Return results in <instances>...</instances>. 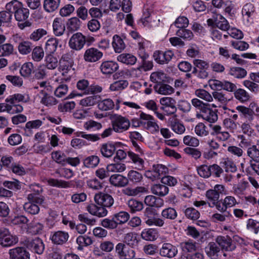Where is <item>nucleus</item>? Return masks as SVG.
<instances>
[{"label":"nucleus","instance_id":"1","mask_svg":"<svg viewBox=\"0 0 259 259\" xmlns=\"http://www.w3.org/2000/svg\"><path fill=\"white\" fill-rule=\"evenodd\" d=\"M94 200L100 206L91 203L87 205L86 209L91 214L99 218L106 216L108 210L106 207H111L114 202V200L111 195L102 192L95 195Z\"/></svg>","mask_w":259,"mask_h":259},{"label":"nucleus","instance_id":"2","mask_svg":"<svg viewBox=\"0 0 259 259\" xmlns=\"http://www.w3.org/2000/svg\"><path fill=\"white\" fill-rule=\"evenodd\" d=\"M192 105L200 111L198 114V117H202L204 120L209 122L213 123L217 121L218 114L215 111L209 107V105L204 103L197 98H193L191 100Z\"/></svg>","mask_w":259,"mask_h":259},{"label":"nucleus","instance_id":"3","mask_svg":"<svg viewBox=\"0 0 259 259\" xmlns=\"http://www.w3.org/2000/svg\"><path fill=\"white\" fill-rule=\"evenodd\" d=\"M28 202L23 204V209L29 214L35 215L39 212V205L45 206V197L44 196H35L33 194H28Z\"/></svg>","mask_w":259,"mask_h":259},{"label":"nucleus","instance_id":"4","mask_svg":"<svg viewBox=\"0 0 259 259\" xmlns=\"http://www.w3.org/2000/svg\"><path fill=\"white\" fill-rule=\"evenodd\" d=\"M6 9L12 12L16 21L21 22L25 21L29 17V10L23 7V4L17 1L14 0L8 3Z\"/></svg>","mask_w":259,"mask_h":259},{"label":"nucleus","instance_id":"5","mask_svg":"<svg viewBox=\"0 0 259 259\" xmlns=\"http://www.w3.org/2000/svg\"><path fill=\"white\" fill-rule=\"evenodd\" d=\"M21 243L32 252L41 254L44 251L45 245L42 240L38 237L34 238H24Z\"/></svg>","mask_w":259,"mask_h":259},{"label":"nucleus","instance_id":"6","mask_svg":"<svg viewBox=\"0 0 259 259\" xmlns=\"http://www.w3.org/2000/svg\"><path fill=\"white\" fill-rule=\"evenodd\" d=\"M111 125L114 132L120 133L127 131L131 123L126 117L115 114L111 119Z\"/></svg>","mask_w":259,"mask_h":259},{"label":"nucleus","instance_id":"7","mask_svg":"<svg viewBox=\"0 0 259 259\" xmlns=\"http://www.w3.org/2000/svg\"><path fill=\"white\" fill-rule=\"evenodd\" d=\"M76 56L74 51L70 50L64 54L59 61V69L65 75L70 70L73 64V58Z\"/></svg>","mask_w":259,"mask_h":259},{"label":"nucleus","instance_id":"8","mask_svg":"<svg viewBox=\"0 0 259 259\" xmlns=\"http://www.w3.org/2000/svg\"><path fill=\"white\" fill-rule=\"evenodd\" d=\"M86 37L80 32L73 34L70 38L68 42L69 47L72 51H79L82 50L85 43Z\"/></svg>","mask_w":259,"mask_h":259},{"label":"nucleus","instance_id":"9","mask_svg":"<svg viewBox=\"0 0 259 259\" xmlns=\"http://www.w3.org/2000/svg\"><path fill=\"white\" fill-rule=\"evenodd\" d=\"M115 252L119 259H134L135 251L123 243H118L115 246Z\"/></svg>","mask_w":259,"mask_h":259},{"label":"nucleus","instance_id":"10","mask_svg":"<svg viewBox=\"0 0 259 259\" xmlns=\"http://www.w3.org/2000/svg\"><path fill=\"white\" fill-rule=\"evenodd\" d=\"M103 56V53L98 48L90 47L85 50L83 59L87 63H95L99 61Z\"/></svg>","mask_w":259,"mask_h":259},{"label":"nucleus","instance_id":"11","mask_svg":"<svg viewBox=\"0 0 259 259\" xmlns=\"http://www.w3.org/2000/svg\"><path fill=\"white\" fill-rule=\"evenodd\" d=\"M18 242L16 236L10 234L9 231L5 228H0V244L4 247L15 245Z\"/></svg>","mask_w":259,"mask_h":259},{"label":"nucleus","instance_id":"12","mask_svg":"<svg viewBox=\"0 0 259 259\" xmlns=\"http://www.w3.org/2000/svg\"><path fill=\"white\" fill-rule=\"evenodd\" d=\"M211 130V135L216 136L217 139L220 141H226L229 140L231 135L228 131H224L222 126L218 124H209Z\"/></svg>","mask_w":259,"mask_h":259},{"label":"nucleus","instance_id":"13","mask_svg":"<svg viewBox=\"0 0 259 259\" xmlns=\"http://www.w3.org/2000/svg\"><path fill=\"white\" fill-rule=\"evenodd\" d=\"M177 247L169 243H164L159 249V254L163 257L171 258L178 254Z\"/></svg>","mask_w":259,"mask_h":259},{"label":"nucleus","instance_id":"14","mask_svg":"<svg viewBox=\"0 0 259 259\" xmlns=\"http://www.w3.org/2000/svg\"><path fill=\"white\" fill-rule=\"evenodd\" d=\"M174 56V54L170 50L165 52L157 51H155L153 54L155 61L160 64L168 63Z\"/></svg>","mask_w":259,"mask_h":259},{"label":"nucleus","instance_id":"15","mask_svg":"<svg viewBox=\"0 0 259 259\" xmlns=\"http://www.w3.org/2000/svg\"><path fill=\"white\" fill-rule=\"evenodd\" d=\"M10 259H30V253L23 247H17L9 250Z\"/></svg>","mask_w":259,"mask_h":259},{"label":"nucleus","instance_id":"16","mask_svg":"<svg viewBox=\"0 0 259 259\" xmlns=\"http://www.w3.org/2000/svg\"><path fill=\"white\" fill-rule=\"evenodd\" d=\"M182 255H187L197 250L198 246L195 241L191 239L184 241L180 243Z\"/></svg>","mask_w":259,"mask_h":259},{"label":"nucleus","instance_id":"17","mask_svg":"<svg viewBox=\"0 0 259 259\" xmlns=\"http://www.w3.org/2000/svg\"><path fill=\"white\" fill-rule=\"evenodd\" d=\"M119 68L118 64L113 61L103 62L100 67L101 72L104 74H111L116 71Z\"/></svg>","mask_w":259,"mask_h":259},{"label":"nucleus","instance_id":"18","mask_svg":"<svg viewBox=\"0 0 259 259\" xmlns=\"http://www.w3.org/2000/svg\"><path fill=\"white\" fill-rule=\"evenodd\" d=\"M30 97L29 95L25 93L23 94L17 93L9 96L6 99V102L10 104H15L17 102H21L26 103L30 101Z\"/></svg>","mask_w":259,"mask_h":259},{"label":"nucleus","instance_id":"19","mask_svg":"<svg viewBox=\"0 0 259 259\" xmlns=\"http://www.w3.org/2000/svg\"><path fill=\"white\" fill-rule=\"evenodd\" d=\"M116 147L115 144L112 142H108L101 145L100 151L102 156L106 158L111 157L115 153Z\"/></svg>","mask_w":259,"mask_h":259},{"label":"nucleus","instance_id":"20","mask_svg":"<svg viewBox=\"0 0 259 259\" xmlns=\"http://www.w3.org/2000/svg\"><path fill=\"white\" fill-rule=\"evenodd\" d=\"M216 242L223 249L227 251H232L234 249L235 246L232 244V240L228 236H219L215 239Z\"/></svg>","mask_w":259,"mask_h":259},{"label":"nucleus","instance_id":"21","mask_svg":"<svg viewBox=\"0 0 259 259\" xmlns=\"http://www.w3.org/2000/svg\"><path fill=\"white\" fill-rule=\"evenodd\" d=\"M109 181L112 185L118 188L124 187L128 185L126 177L119 174L111 175Z\"/></svg>","mask_w":259,"mask_h":259},{"label":"nucleus","instance_id":"22","mask_svg":"<svg viewBox=\"0 0 259 259\" xmlns=\"http://www.w3.org/2000/svg\"><path fill=\"white\" fill-rule=\"evenodd\" d=\"M127 155L135 165V168L138 170H143L145 169V161L141 158L138 154L132 151H128Z\"/></svg>","mask_w":259,"mask_h":259},{"label":"nucleus","instance_id":"23","mask_svg":"<svg viewBox=\"0 0 259 259\" xmlns=\"http://www.w3.org/2000/svg\"><path fill=\"white\" fill-rule=\"evenodd\" d=\"M148 192V189L142 186L137 187L135 188L127 187L122 190V193L124 195L130 196H140L141 194H146Z\"/></svg>","mask_w":259,"mask_h":259},{"label":"nucleus","instance_id":"24","mask_svg":"<svg viewBox=\"0 0 259 259\" xmlns=\"http://www.w3.org/2000/svg\"><path fill=\"white\" fill-rule=\"evenodd\" d=\"M69 235L67 232L59 231L56 232L51 236L52 242L56 244H62L65 243L68 239Z\"/></svg>","mask_w":259,"mask_h":259},{"label":"nucleus","instance_id":"25","mask_svg":"<svg viewBox=\"0 0 259 259\" xmlns=\"http://www.w3.org/2000/svg\"><path fill=\"white\" fill-rule=\"evenodd\" d=\"M144 202L146 205L150 207L159 208L163 206L164 203L162 199L156 197L153 195H148L145 197Z\"/></svg>","mask_w":259,"mask_h":259},{"label":"nucleus","instance_id":"26","mask_svg":"<svg viewBox=\"0 0 259 259\" xmlns=\"http://www.w3.org/2000/svg\"><path fill=\"white\" fill-rule=\"evenodd\" d=\"M54 33L56 36H61L64 33L65 26L61 18H56L53 23Z\"/></svg>","mask_w":259,"mask_h":259},{"label":"nucleus","instance_id":"27","mask_svg":"<svg viewBox=\"0 0 259 259\" xmlns=\"http://www.w3.org/2000/svg\"><path fill=\"white\" fill-rule=\"evenodd\" d=\"M151 190L153 194L161 197L166 195L169 192L168 188L162 183L153 185Z\"/></svg>","mask_w":259,"mask_h":259},{"label":"nucleus","instance_id":"28","mask_svg":"<svg viewBox=\"0 0 259 259\" xmlns=\"http://www.w3.org/2000/svg\"><path fill=\"white\" fill-rule=\"evenodd\" d=\"M247 156L250 158L249 163L259 162V149L257 146L253 145L248 147L246 151Z\"/></svg>","mask_w":259,"mask_h":259},{"label":"nucleus","instance_id":"29","mask_svg":"<svg viewBox=\"0 0 259 259\" xmlns=\"http://www.w3.org/2000/svg\"><path fill=\"white\" fill-rule=\"evenodd\" d=\"M156 92L161 95H170L174 92V88L165 83L156 84L154 86Z\"/></svg>","mask_w":259,"mask_h":259},{"label":"nucleus","instance_id":"30","mask_svg":"<svg viewBox=\"0 0 259 259\" xmlns=\"http://www.w3.org/2000/svg\"><path fill=\"white\" fill-rule=\"evenodd\" d=\"M59 40L55 37H51L48 39L45 45V50L47 53L54 54L59 45Z\"/></svg>","mask_w":259,"mask_h":259},{"label":"nucleus","instance_id":"31","mask_svg":"<svg viewBox=\"0 0 259 259\" xmlns=\"http://www.w3.org/2000/svg\"><path fill=\"white\" fill-rule=\"evenodd\" d=\"M117 60L126 65H133L137 62V58L128 53H123L117 56Z\"/></svg>","mask_w":259,"mask_h":259},{"label":"nucleus","instance_id":"32","mask_svg":"<svg viewBox=\"0 0 259 259\" xmlns=\"http://www.w3.org/2000/svg\"><path fill=\"white\" fill-rule=\"evenodd\" d=\"M214 23L217 27L223 31H228L230 28V25L227 19L221 14L216 15L214 19Z\"/></svg>","mask_w":259,"mask_h":259},{"label":"nucleus","instance_id":"33","mask_svg":"<svg viewBox=\"0 0 259 259\" xmlns=\"http://www.w3.org/2000/svg\"><path fill=\"white\" fill-rule=\"evenodd\" d=\"M112 45L115 52L117 53H121L125 48L123 39L118 35L113 36Z\"/></svg>","mask_w":259,"mask_h":259},{"label":"nucleus","instance_id":"34","mask_svg":"<svg viewBox=\"0 0 259 259\" xmlns=\"http://www.w3.org/2000/svg\"><path fill=\"white\" fill-rule=\"evenodd\" d=\"M182 211L185 214V217L191 220H197L200 217L199 212L194 207H184L182 209Z\"/></svg>","mask_w":259,"mask_h":259},{"label":"nucleus","instance_id":"35","mask_svg":"<svg viewBox=\"0 0 259 259\" xmlns=\"http://www.w3.org/2000/svg\"><path fill=\"white\" fill-rule=\"evenodd\" d=\"M170 127L176 134H182L185 131V127L183 124L177 118H175L170 121Z\"/></svg>","mask_w":259,"mask_h":259},{"label":"nucleus","instance_id":"36","mask_svg":"<svg viewBox=\"0 0 259 259\" xmlns=\"http://www.w3.org/2000/svg\"><path fill=\"white\" fill-rule=\"evenodd\" d=\"M117 225H122L126 223L130 219V214L128 212L124 211L115 213L112 215Z\"/></svg>","mask_w":259,"mask_h":259},{"label":"nucleus","instance_id":"37","mask_svg":"<svg viewBox=\"0 0 259 259\" xmlns=\"http://www.w3.org/2000/svg\"><path fill=\"white\" fill-rule=\"evenodd\" d=\"M60 3V0H45L44 8L47 12H53L58 9Z\"/></svg>","mask_w":259,"mask_h":259},{"label":"nucleus","instance_id":"38","mask_svg":"<svg viewBox=\"0 0 259 259\" xmlns=\"http://www.w3.org/2000/svg\"><path fill=\"white\" fill-rule=\"evenodd\" d=\"M44 226L41 223L33 221L30 223L27 228V232L32 235L39 234L42 233Z\"/></svg>","mask_w":259,"mask_h":259},{"label":"nucleus","instance_id":"39","mask_svg":"<svg viewBox=\"0 0 259 259\" xmlns=\"http://www.w3.org/2000/svg\"><path fill=\"white\" fill-rule=\"evenodd\" d=\"M76 243L78 244L77 249L82 250L84 247L90 245L93 243L92 239L86 235H80L76 239Z\"/></svg>","mask_w":259,"mask_h":259},{"label":"nucleus","instance_id":"40","mask_svg":"<svg viewBox=\"0 0 259 259\" xmlns=\"http://www.w3.org/2000/svg\"><path fill=\"white\" fill-rule=\"evenodd\" d=\"M52 159L56 163L64 165L66 161V156L65 153L60 150L53 151L51 153Z\"/></svg>","mask_w":259,"mask_h":259},{"label":"nucleus","instance_id":"41","mask_svg":"<svg viewBox=\"0 0 259 259\" xmlns=\"http://www.w3.org/2000/svg\"><path fill=\"white\" fill-rule=\"evenodd\" d=\"M220 251V247L213 242H209L207 246L205 248L206 254L211 258L216 257Z\"/></svg>","mask_w":259,"mask_h":259},{"label":"nucleus","instance_id":"42","mask_svg":"<svg viewBox=\"0 0 259 259\" xmlns=\"http://www.w3.org/2000/svg\"><path fill=\"white\" fill-rule=\"evenodd\" d=\"M32 44L29 41H23L20 42L18 46L19 52L22 55H27L32 50Z\"/></svg>","mask_w":259,"mask_h":259},{"label":"nucleus","instance_id":"43","mask_svg":"<svg viewBox=\"0 0 259 259\" xmlns=\"http://www.w3.org/2000/svg\"><path fill=\"white\" fill-rule=\"evenodd\" d=\"M48 184L53 187H57L61 188H67L71 187L70 182L62 180L55 179H49L47 180Z\"/></svg>","mask_w":259,"mask_h":259},{"label":"nucleus","instance_id":"44","mask_svg":"<svg viewBox=\"0 0 259 259\" xmlns=\"http://www.w3.org/2000/svg\"><path fill=\"white\" fill-rule=\"evenodd\" d=\"M157 233L153 229H145L141 233V237L142 239L147 241H154L157 238Z\"/></svg>","mask_w":259,"mask_h":259},{"label":"nucleus","instance_id":"45","mask_svg":"<svg viewBox=\"0 0 259 259\" xmlns=\"http://www.w3.org/2000/svg\"><path fill=\"white\" fill-rule=\"evenodd\" d=\"M127 176V184L129 181L133 183H139L143 179L142 175L139 172L134 170H130Z\"/></svg>","mask_w":259,"mask_h":259},{"label":"nucleus","instance_id":"46","mask_svg":"<svg viewBox=\"0 0 259 259\" xmlns=\"http://www.w3.org/2000/svg\"><path fill=\"white\" fill-rule=\"evenodd\" d=\"M161 215L163 219L174 220L177 218L178 214L175 209L168 207L162 210Z\"/></svg>","mask_w":259,"mask_h":259},{"label":"nucleus","instance_id":"47","mask_svg":"<svg viewBox=\"0 0 259 259\" xmlns=\"http://www.w3.org/2000/svg\"><path fill=\"white\" fill-rule=\"evenodd\" d=\"M101 225L108 230H114L118 227L117 223L115 221L112 215L109 218L103 219Z\"/></svg>","mask_w":259,"mask_h":259},{"label":"nucleus","instance_id":"48","mask_svg":"<svg viewBox=\"0 0 259 259\" xmlns=\"http://www.w3.org/2000/svg\"><path fill=\"white\" fill-rule=\"evenodd\" d=\"M106 169L112 172H121L126 169V165L123 163L116 162L108 164Z\"/></svg>","mask_w":259,"mask_h":259},{"label":"nucleus","instance_id":"49","mask_svg":"<svg viewBox=\"0 0 259 259\" xmlns=\"http://www.w3.org/2000/svg\"><path fill=\"white\" fill-rule=\"evenodd\" d=\"M128 206L130 211L132 213L142 210L144 207L142 202L139 201L136 199H131L127 202Z\"/></svg>","mask_w":259,"mask_h":259},{"label":"nucleus","instance_id":"50","mask_svg":"<svg viewBox=\"0 0 259 259\" xmlns=\"http://www.w3.org/2000/svg\"><path fill=\"white\" fill-rule=\"evenodd\" d=\"M40 93L44 94V96L41 98L40 100L41 104L49 107L56 105L57 103V101L54 97L44 92V90H41Z\"/></svg>","mask_w":259,"mask_h":259},{"label":"nucleus","instance_id":"51","mask_svg":"<svg viewBox=\"0 0 259 259\" xmlns=\"http://www.w3.org/2000/svg\"><path fill=\"white\" fill-rule=\"evenodd\" d=\"M99 98L95 95L87 97L80 100L79 104L83 107L93 106L97 103Z\"/></svg>","mask_w":259,"mask_h":259},{"label":"nucleus","instance_id":"52","mask_svg":"<svg viewBox=\"0 0 259 259\" xmlns=\"http://www.w3.org/2000/svg\"><path fill=\"white\" fill-rule=\"evenodd\" d=\"M100 162V158L98 156L92 155L85 158L83 160L84 165L89 168L96 167Z\"/></svg>","mask_w":259,"mask_h":259},{"label":"nucleus","instance_id":"53","mask_svg":"<svg viewBox=\"0 0 259 259\" xmlns=\"http://www.w3.org/2000/svg\"><path fill=\"white\" fill-rule=\"evenodd\" d=\"M234 96L236 99L242 103L248 101L250 99L249 94L242 89H236L234 92Z\"/></svg>","mask_w":259,"mask_h":259},{"label":"nucleus","instance_id":"54","mask_svg":"<svg viewBox=\"0 0 259 259\" xmlns=\"http://www.w3.org/2000/svg\"><path fill=\"white\" fill-rule=\"evenodd\" d=\"M81 25V22L78 18L74 17L70 18L67 22V28L71 31L78 30Z\"/></svg>","mask_w":259,"mask_h":259},{"label":"nucleus","instance_id":"55","mask_svg":"<svg viewBox=\"0 0 259 259\" xmlns=\"http://www.w3.org/2000/svg\"><path fill=\"white\" fill-rule=\"evenodd\" d=\"M47 31L44 28H38L34 30L30 35L29 38L34 41H37L47 34Z\"/></svg>","mask_w":259,"mask_h":259},{"label":"nucleus","instance_id":"56","mask_svg":"<svg viewBox=\"0 0 259 259\" xmlns=\"http://www.w3.org/2000/svg\"><path fill=\"white\" fill-rule=\"evenodd\" d=\"M3 185L5 188L15 191L21 188V183L16 179H13V181H5L3 182Z\"/></svg>","mask_w":259,"mask_h":259},{"label":"nucleus","instance_id":"57","mask_svg":"<svg viewBox=\"0 0 259 259\" xmlns=\"http://www.w3.org/2000/svg\"><path fill=\"white\" fill-rule=\"evenodd\" d=\"M45 61L48 69H54L58 66V59L54 56L53 54H47L46 56Z\"/></svg>","mask_w":259,"mask_h":259},{"label":"nucleus","instance_id":"58","mask_svg":"<svg viewBox=\"0 0 259 259\" xmlns=\"http://www.w3.org/2000/svg\"><path fill=\"white\" fill-rule=\"evenodd\" d=\"M12 12L6 11L0 12V26L5 24H9L12 19Z\"/></svg>","mask_w":259,"mask_h":259},{"label":"nucleus","instance_id":"59","mask_svg":"<svg viewBox=\"0 0 259 259\" xmlns=\"http://www.w3.org/2000/svg\"><path fill=\"white\" fill-rule=\"evenodd\" d=\"M166 79L165 74L160 71L153 72L150 75L151 81L157 84L164 82Z\"/></svg>","mask_w":259,"mask_h":259},{"label":"nucleus","instance_id":"60","mask_svg":"<svg viewBox=\"0 0 259 259\" xmlns=\"http://www.w3.org/2000/svg\"><path fill=\"white\" fill-rule=\"evenodd\" d=\"M123 242L126 245L132 248L138 243V240L136 234L134 233H128L124 236Z\"/></svg>","mask_w":259,"mask_h":259},{"label":"nucleus","instance_id":"61","mask_svg":"<svg viewBox=\"0 0 259 259\" xmlns=\"http://www.w3.org/2000/svg\"><path fill=\"white\" fill-rule=\"evenodd\" d=\"M14 163V159L13 157L11 156H3L1 159L2 168L3 167L9 171H10V168H12V166Z\"/></svg>","mask_w":259,"mask_h":259},{"label":"nucleus","instance_id":"62","mask_svg":"<svg viewBox=\"0 0 259 259\" xmlns=\"http://www.w3.org/2000/svg\"><path fill=\"white\" fill-rule=\"evenodd\" d=\"M33 68V65L32 63H25L21 66L20 73L22 76L28 77L31 74Z\"/></svg>","mask_w":259,"mask_h":259},{"label":"nucleus","instance_id":"63","mask_svg":"<svg viewBox=\"0 0 259 259\" xmlns=\"http://www.w3.org/2000/svg\"><path fill=\"white\" fill-rule=\"evenodd\" d=\"M128 82L125 80H120L114 82L110 86V90L112 91H119L126 88Z\"/></svg>","mask_w":259,"mask_h":259},{"label":"nucleus","instance_id":"64","mask_svg":"<svg viewBox=\"0 0 259 259\" xmlns=\"http://www.w3.org/2000/svg\"><path fill=\"white\" fill-rule=\"evenodd\" d=\"M229 74L235 78H242L246 75L247 72L241 67H232L230 69Z\"/></svg>","mask_w":259,"mask_h":259}]
</instances>
